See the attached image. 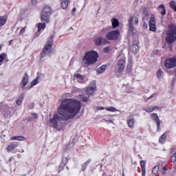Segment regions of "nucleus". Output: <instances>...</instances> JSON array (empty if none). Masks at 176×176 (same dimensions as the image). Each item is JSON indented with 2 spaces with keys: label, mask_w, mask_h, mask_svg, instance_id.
I'll return each instance as SVG.
<instances>
[{
  "label": "nucleus",
  "mask_w": 176,
  "mask_h": 176,
  "mask_svg": "<svg viewBox=\"0 0 176 176\" xmlns=\"http://www.w3.org/2000/svg\"><path fill=\"white\" fill-rule=\"evenodd\" d=\"M60 5L63 9H67L68 8V3H69V0H60Z\"/></svg>",
  "instance_id": "6ab92c4d"
},
{
  "label": "nucleus",
  "mask_w": 176,
  "mask_h": 176,
  "mask_svg": "<svg viewBox=\"0 0 176 176\" xmlns=\"http://www.w3.org/2000/svg\"><path fill=\"white\" fill-rule=\"evenodd\" d=\"M171 163H172V166L176 170V151L171 156Z\"/></svg>",
  "instance_id": "412c9836"
},
{
  "label": "nucleus",
  "mask_w": 176,
  "mask_h": 176,
  "mask_svg": "<svg viewBox=\"0 0 176 176\" xmlns=\"http://www.w3.org/2000/svg\"><path fill=\"white\" fill-rule=\"evenodd\" d=\"M32 115H33L34 118H35V119H38V114L33 113Z\"/></svg>",
  "instance_id": "8fccbe9b"
},
{
  "label": "nucleus",
  "mask_w": 176,
  "mask_h": 176,
  "mask_svg": "<svg viewBox=\"0 0 176 176\" xmlns=\"http://www.w3.org/2000/svg\"><path fill=\"white\" fill-rule=\"evenodd\" d=\"M46 28V23H39L38 24V32H41L42 30H45Z\"/></svg>",
  "instance_id": "393cba45"
},
{
  "label": "nucleus",
  "mask_w": 176,
  "mask_h": 176,
  "mask_svg": "<svg viewBox=\"0 0 176 176\" xmlns=\"http://www.w3.org/2000/svg\"><path fill=\"white\" fill-rule=\"evenodd\" d=\"M126 65V59H120L118 62V72H123V70L124 69V67Z\"/></svg>",
  "instance_id": "9b49d317"
},
{
  "label": "nucleus",
  "mask_w": 176,
  "mask_h": 176,
  "mask_svg": "<svg viewBox=\"0 0 176 176\" xmlns=\"http://www.w3.org/2000/svg\"><path fill=\"white\" fill-rule=\"evenodd\" d=\"M23 100H24V94H21L18 100H16V104L20 105L23 103Z\"/></svg>",
  "instance_id": "c756f323"
},
{
  "label": "nucleus",
  "mask_w": 176,
  "mask_h": 176,
  "mask_svg": "<svg viewBox=\"0 0 176 176\" xmlns=\"http://www.w3.org/2000/svg\"><path fill=\"white\" fill-rule=\"evenodd\" d=\"M79 100H80V101H82L83 102H87V101H89V98H87L83 95H80L79 96Z\"/></svg>",
  "instance_id": "473e14b6"
},
{
  "label": "nucleus",
  "mask_w": 176,
  "mask_h": 176,
  "mask_svg": "<svg viewBox=\"0 0 176 176\" xmlns=\"http://www.w3.org/2000/svg\"><path fill=\"white\" fill-rule=\"evenodd\" d=\"M24 32H25V27L23 28L22 29H21L20 30V34H24Z\"/></svg>",
  "instance_id": "a18cd8bd"
},
{
  "label": "nucleus",
  "mask_w": 176,
  "mask_h": 176,
  "mask_svg": "<svg viewBox=\"0 0 176 176\" xmlns=\"http://www.w3.org/2000/svg\"><path fill=\"white\" fill-rule=\"evenodd\" d=\"M122 176H124V172L122 173Z\"/></svg>",
  "instance_id": "052dcab7"
},
{
  "label": "nucleus",
  "mask_w": 176,
  "mask_h": 176,
  "mask_svg": "<svg viewBox=\"0 0 176 176\" xmlns=\"http://www.w3.org/2000/svg\"><path fill=\"white\" fill-rule=\"evenodd\" d=\"M39 79H41V76H37L36 79L33 80L32 82L30 83V87H27L26 89L28 90H30V89H32V87H34V86H36V85H38L39 83Z\"/></svg>",
  "instance_id": "dca6fc26"
},
{
  "label": "nucleus",
  "mask_w": 176,
  "mask_h": 176,
  "mask_svg": "<svg viewBox=\"0 0 176 176\" xmlns=\"http://www.w3.org/2000/svg\"><path fill=\"white\" fill-rule=\"evenodd\" d=\"M119 35H120V33L119 32V30H116L107 33L106 37L109 41H118Z\"/></svg>",
  "instance_id": "0eeeda50"
},
{
  "label": "nucleus",
  "mask_w": 176,
  "mask_h": 176,
  "mask_svg": "<svg viewBox=\"0 0 176 176\" xmlns=\"http://www.w3.org/2000/svg\"><path fill=\"white\" fill-rule=\"evenodd\" d=\"M109 123H113V122H112V120H109Z\"/></svg>",
  "instance_id": "13d9d810"
},
{
  "label": "nucleus",
  "mask_w": 176,
  "mask_h": 176,
  "mask_svg": "<svg viewBox=\"0 0 176 176\" xmlns=\"http://www.w3.org/2000/svg\"><path fill=\"white\" fill-rule=\"evenodd\" d=\"M32 5H36V0H32Z\"/></svg>",
  "instance_id": "3c124183"
},
{
  "label": "nucleus",
  "mask_w": 176,
  "mask_h": 176,
  "mask_svg": "<svg viewBox=\"0 0 176 176\" xmlns=\"http://www.w3.org/2000/svg\"><path fill=\"white\" fill-rule=\"evenodd\" d=\"M24 140H25V138L23 136H13L11 138V141H24Z\"/></svg>",
  "instance_id": "bb28decb"
},
{
  "label": "nucleus",
  "mask_w": 176,
  "mask_h": 176,
  "mask_svg": "<svg viewBox=\"0 0 176 176\" xmlns=\"http://www.w3.org/2000/svg\"><path fill=\"white\" fill-rule=\"evenodd\" d=\"M28 74L25 73L20 84L23 90H25V86H27V84L28 83Z\"/></svg>",
  "instance_id": "f8f14e48"
},
{
  "label": "nucleus",
  "mask_w": 176,
  "mask_h": 176,
  "mask_svg": "<svg viewBox=\"0 0 176 176\" xmlns=\"http://www.w3.org/2000/svg\"><path fill=\"white\" fill-rule=\"evenodd\" d=\"M17 148V144H11L7 147V152H13Z\"/></svg>",
  "instance_id": "aec40b11"
},
{
  "label": "nucleus",
  "mask_w": 176,
  "mask_h": 176,
  "mask_svg": "<svg viewBox=\"0 0 176 176\" xmlns=\"http://www.w3.org/2000/svg\"><path fill=\"white\" fill-rule=\"evenodd\" d=\"M109 30H111V28H104L102 30V32H107V31H109Z\"/></svg>",
  "instance_id": "49530a36"
},
{
  "label": "nucleus",
  "mask_w": 176,
  "mask_h": 176,
  "mask_svg": "<svg viewBox=\"0 0 176 176\" xmlns=\"http://www.w3.org/2000/svg\"><path fill=\"white\" fill-rule=\"evenodd\" d=\"M145 164H146V162L145 161H141L140 162V166L142 168V176H145L146 169L145 168Z\"/></svg>",
  "instance_id": "f3484780"
},
{
  "label": "nucleus",
  "mask_w": 176,
  "mask_h": 176,
  "mask_svg": "<svg viewBox=\"0 0 176 176\" xmlns=\"http://www.w3.org/2000/svg\"><path fill=\"white\" fill-rule=\"evenodd\" d=\"M97 61H98V53L94 50L87 52L82 57V63L85 68L94 65Z\"/></svg>",
  "instance_id": "f03ea898"
},
{
  "label": "nucleus",
  "mask_w": 176,
  "mask_h": 176,
  "mask_svg": "<svg viewBox=\"0 0 176 176\" xmlns=\"http://www.w3.org/2000/svg\"><path fill=\"white\" fill-rule=\"evenodd\" d=\"M165 67L168 69L175 68L176 67V56L166 60Z\"/></svg>",
  "instance_id": "6e6552de"
},
{
  "label": "nucleus",
  "mask_w": 176,
  "mask_h": 176,
  "mask_svg": "<svg viewBox=\"0 0 176 176\" xmlns=\"http://www.w3.org/2000/svg\"><path fill=\"white\" fill-rule=\"evenodd\" d=\"M157 9H162V10L160 11V13H161V14H162V16H165V14H166V8H164V4L160 5V6L158 7Z\"/></svg>",
  "instance_id": "c85d7f7f"
},
{
  "label": "nucleus",
  "mask_w": 176,
  "mask_h": 176,
  "mask_svg": "<svg viewBox=\"0 0 176 176\" xmlns=\"http://www.w3.org/2000/svg\"><path fill=\"white\" fill-rule=\"evenodd\" d=\"M166 136L165 135V133L162 134L160 138V140H159V142L161 143V144H164V142H166Z\"/></svg>",
  "instance_id": "2f4dec72"
},
{
  "label": "nucleus",
  "mask_w": 176,
  "mask_h": 176,
  "mask_svg": "<svg viewBox=\"0 0 176 176\" xmlns=\"http://www.w3.org/2000/svg\"><path fill=\"white\" fill-rule=\"evenodd\" d=\"M2 50V45H0V52Z\"/></svg>",
  "instance_id": "4d7b16f0"
},
{
  "label": "nucleus",
  "mask_w": 176,
  "mask_h": 176,
  "mask_svg": "<svg viewBox=\"0 0 176 176\" xmlns=\"http://www.w3.org/2000/svg\"><path fill=\"white\" fill-rule=\"evenodd\" d=\"M160 168V166H155L153 168V174H157L159 173V170Z\"/></svg>",
  "instance_id": "f704fd0d"
},
{
  "label": "nucleus",
  "mask_w": 176,
  "mask_h": 176,
  "mask_svg": "<svg viewBox=\"0 0 176 176\" xmlns=\"http://www.w3.org/2000/svg\"><path fill=\"white\" fill-rule=\"evenodd\" d=\"M148 25L150 28V31L153 32H156V19H155V15L151 14L150 17V21L148 22Z\"/></svg>",
  "instance_id": "1a4fd4ad"
},
{
  "label": "nucleus",
  "mask_w": 176,
  "mask_h": 176,
  "mask_svg": "<svg viewBox=\"0 0 176 176\" xmlns=\"http://www.w3.org/2000/svg\"><path fill=\"white\" fill-rule=\"evenodd\" d=\"M107 42H108V41L105 38H102V37H98L95 40V44L96 46H101L102 43H107Z\"/></svg>",
  "instance_id": "4468645a"
},
{
  "label": "nucleus",
  "mask_w": 176,
  "mask_h": 176,
  "mask_svg": "<svg viewBox=\"0 0 176 176\" xmlns=\"http://www.w3.org/2000/svg\"><path fill=\"white\" fill-rule=\"evenodd\" d=\"M153 109H154V111H155V109H160V107L155 106V107H153Z\"/></svg>",
  "instance_id": "603ef678"
},
{
  "label": "nucleus",
  "mask_w": 176,
  "mask_h": 176,
  "mask_svg": "<svg viewBox=\"0 0 176 176\" xmlns=\"http://www.w3.org/2000/svg\"><path fill=\"white\" fill-rule=\"evenodd\" d=\"M157 76L159 79L163 76V72L162 71V69H159L157 72Z\"/></svg>",
  "instance_id": "e433bc0d"
},
{
  "label": "nucleus",
  "mask_w": 176,
  "mask_h": 176,
  "mask_svg": "<svg viewBox=\"0 0 176 176\" xmlns=\"http://www.w3.org/2000/svg\"><path fill=\"white\" fill-rule=\"evenodd\" d=\"M148 21H142L143 23V25H142V28H144V30H146V28H148V23H146Z\"/></svg>",
  "instance_id": "ea45409f"
},
{
  "label": "nucleus",
  "mask_w": 176,
  "mask_h": 176,
  "mask_svg": "<svg viewBox=\"0 0 176 176\" xmlns=\"http://www.w3.org/2000/svg\"><path fill=\"white\" fill-rule=\"evenodd\" d=\"M5 107H6V105H5L4 104H3V102H1L0 103V109H5Z\"/></svg>",
  "instance_id": "79ce46f5"
},
{
  "label": "nucleus",
  "mask_w": 176,
  "mask_h": 176,
  "mask_svg": "<svg viewBox=\"0 0 176 176\" xmlns=\"http://www.w3.org/2000/svg\"><path fill=\"white\" fill-rule=\"evenodd\" d=\"M96 109L98 111H101V110L103 111V109H106V108H104V107H97Z\"/></svg>",
  "instance_id": "c03bdc74"
},
{
  "label": "nucleus",
  "mask_w": 176,
  "mask_h": 176,
  "mask_svg": "<svg viewBox=\"0 0 176 176\" xmlns=\"http://www.w3.org/2000/svg\"><path fill=\"white\" fill-rule=\"evenodd\" d=\"M67 163H68V158L67 157L63 158L61 162L62 166H65Z\"/></svg>",
  "instance_id": "58836bf2"
},
{
  "label": "nucleus",
  "mask_w": 176,
  "mask_h": 176,
  "mask_svg": "<svg viewBox=\"0 0 176 176\" xmlns=\"http://www.w3.org/2000/svg\"><path fill=\"white\" fill-rule=\"evenodd\" d=\"M91 163V160H88L85 163L82 164V171H86V168H87V166Z\"/></svg>",
  "instance_id": "b1692460"
},
{
  "label": "nucleus",
  "mask_w": 176,
  "mask_h": 176,
  "mask_svg": "<svg viewBox=\"0 0 176 176\" xmlns=\"http://www.w3.org/2000/svg\"><path fill=\"white\" fill-rule=\"evenodd\" d=\"M133 23L135 25H138V23H139L138 16L133 15L131 16L128 20V28L129 31H131V32H133L134 30H135Z\"/></svg>",
  "instance_id": "423d86ee"
},
{
  "label": "nucleus",
  "mask_w": 176,
  "mask_h": 176,
  "mask_svg": "<svg viewBox=\"0 0 176 176\" xmlns=\"http://www.w3.org/2000/svg\"><path fill=\"white\" fill-rule=\"evenodd\" d=\"M156 96L155 94H153L150 97L147 98V100H151V98H153Z\"/></svg>",
  "instance_id": "de8ad7c7"
},
{
  "label": "nucleus",
  "mask_w": 176,
  "mask_h": 176,
  "mask_svg": "<svg viewBox=\"0 0 176 176\" xmlns=\"http://www.w3.org/2000/svg\"><path fill=\"white\" fill-rule=\"evenodd\" d=\"M132 51L133 53H138V45L135 44L133 45Z\"/></svg>",
  "instance_id": "c9c22d12"
},
{
  "label": "nucleus",
  "mask_w": 176,
  "mask_h": 176,
  "mask_svg": "<svg viewBox=\"0 0 176 176\" xmlns=\"http://www.w3.org/2000/svg\"><path fill=\"white\" fill-rule=\"evenodd\" d=\"M109 176H112L111 175H110Z\"/></svg>",
  "instance_id": "680f3d73"
},
{
  "label": "nucleus",
  "mask_w": 176,
  "mask_h": 176,
  "mask_svg": "<svg viewBox=\"0 0 176 176\" xmlns=\"http://www.w3.org/2000/svg\"><path fill=\"white\" fill-rule=\"evenodd\" d=\"M112 27L113 28H116L119 27V21L117 19L113 18L111 19Z\"/></svg>",
  "instance_id": "4be33fe9"
},
{
  "label": "nucleus",
  "mask_w": 176,
  "mask_h": 176,
  "mask_svg": "<svg viewBox=\"0 0 176 176\" xmlns=\"http://www.w3.org/2000/svg\"><path fill=\"white\" fill-rule=\"evenodd\" d=\"M103 50H104V53H109V52H110V50H109V47H107L104 48Z\"/></svg>",
  "instance_id": "37998d69"
},
{
  "label": "nucleus",
  "mask_w": 176,
  "mask_h": 176,
  "mask_svg": "<svg viewBox=\"0 0 176 176\" xmlns=\"http://www.w3.org/2000/svg\"><path fill=\"white\" fill-rule=\"evenodd\" d=\"M96 81H92L89 86L87 87V94H89V96H93L94 93H96Z\"/></svg>",
  "instance_id": "9d476101"
},
{
  "label": "nucleus",
  "mask_w": 176,
  "mask_h": 176,
  "mask_svg": "<svg viewBox=\"0 0 176 176\" xmlns=\"http://www.w3.org/2000/svg\"><path fill=\"white\" fill-rule=\"evenodd\" d=\"M174 83H175V81L173 80V81H172V85H174Z\"/></svg>",
  "instance_id": "bf43d9fd"
},
{
  "label": "nucleus",
  "mask_w": 176,
  "mask_h": 176,
  "mask_svg": "<svg viewBox=\"0 0 176 176\" xmlns=\"http://www.w3.org/2000/svg\"><path fill=\"white\" fill-rule=\"evenodd\" d=\"M5 57H6V54H0V63H2V61H3V60H5Z\"/></svg>",
  "instance_id": "a19ab883"
},
{
  "label": "nucleus",
  "mask_w": 176,
  "mask_h": 176,
  "mask_svg": "<svg viewBox=\"0 0 176 176\" xmlns=\"http://www.w3.org/2000/svg\"><path fill=\"white\" fill-rule=\"evenodd\" d=\"M143 14L142 21H148L149 20V12L144 11Z\"/></svg>",
  "instance_id": "cd10ccee"
},
{
  "label": "nucleus",
  "mask_w": 176,
  "mask_h": 176,
  "mask_svg": "<svg viewBox=\"0 0 176 176\" xmlns=\"http://www.w3.org/2000/svg\"><path fill=\"white\" fill-rule=\"evenodd\" d=\"M12 42H13V40L10 41L9 45H12Z\"/></svg>",
  "instance_id": "6e6d98bb"
},
{
  "label": "nucleus",
  "mask_w": 176,
  "mask_h": 176,
  "mask_svg": "<svg viewBox=\"0 0 176 176\" xmlns=\"http://www.w3.org/2000/svg\"><path fill=\"white\" fill-rule=\"evenodd\" d=\"M80 108H82L80 102L74 99H63L58 109V113L60 116L54 114L53 118L50 120V125L56 130H61L63 120H69L75 118L79 113Z\"/></svg>",
  "instance_id": "f257e3e1"
},
{
  "label": "nucleus",
  "mask_w": 176,
  "mask_h": 176,
  "mask_svg": "<svg viewBox=\"0 0 176 176\" xmlns=\"http://www.w3.org/2000/svg\"><path fill=\"white\" fill-rule=\"evenodd\" d=\"M144 110L146 112L151 113V112H153L154 109H153V107L152 106H148V107L144 108Z\"/></svg>",
  "instance_id": "72a5a7b5"
},
{
  "label": "nucleus",
  "mask_w": 176,
  "mask_h": 176,
  "mask_svg": "<svg viewBox=\"0 0 176 176\" xmlns=\"http://www.w3.org/2000/svg\"><path fill=\"white\" fill-rule=\"evenodd\" d=\"M106 109H107L109 112H116V111H118V109H116V108H115V107H107Z\"/></svg>",
  "instance_id": "4c0bfd02"
},
{
  "label": "nucleus",
  "mask_w": 176,
  "mask_h": 176,
  "mask_svg": "<svg viewBox=\"0 0 176 176\" xmlns=\"http://www.w3.org/2000/svg\"><path fill=\"white\" fill-rule=\"evenodd\" d=\"M151 118L157 123V131H160V119H159V116L156 113H152Z\"/></svg>",
  "instance_id": "ddd939ff"
},
{
  "label": "nucleus",
  "mask_w": 176,
  "mask_h": 176,
  "mask_svg": "<svg viewBox=\"0 0 176 176\" xmlns=\"http://www.w3.org/2000/svg\"><path fill=\"white\" fill-rule=\"evenodd\" d=\"M170 7L176 12V2L175 1L173 0L169 2Z\"/></svg>",
  "instance_id": "7c9ffc66"
},
{
  "label": "nucleus",
  "mask_w": 176,
  "mask_h": 176,
  "mask_svg": "<svg viewBox=\"0 0 176 176\" xmlns=\"http://www.w3.org/2000/svg\"><path fill=\"white\" fill-rule=\"evenodd\" d=\"M105 69H107V65H103L97 69L96 71L98 74H103V72H105Z\"/></svg>",
  "instance_id": "5701e85b"
},
{
  "label": "nucleus",
  "mask_w": 176,
  "mask_h": 176,
  "mask_svg": "<svg viewBox=\"0 0 176 176\" xmlns=\"http://www.w3.org/2000/svg\"><path fill=\"white\" fill-rule=\"evenodd\" d=\"M175 151H176L175 148H172L170 149V153H174V152H175Z\"/></svg>",
  "instance_id": "09e8293b"
},
{
  "label": "nucleus",
  "mask_w": 176,
  "mask_h": 176,
  "mask_svg": "<svg viewBox=\"0 0 176 176\" xmlns=\"http://www.w3.org/2000/svg\"><path fill=\"white\" fill-rule=\"evenodd\" d=\"M74 78H77V79H80V83L85 82V76H83V75L75 74Z\"/></svg>",
  "instance_id": "a878e982"
},
{
  "label": "nucleus",
  "mask_w": 176,
  "mask_h": 176,
  "mask_svg": "<svg viewBox=\"0 0 176 176\" xmlns=\"http://www.w3.org/2000/svg\"><path fill=\"white\" fill-rule=\"evenodd\" d=\"M162 170H163L164 171H167V167L163 166Z\"/></svg>",
  "instance_id": "864d4df0"
},
{
  "label": "nucleus",
  "mask_w": 176,
  "mask_h": 176,
  "mask_svg": "<svg viewBox=\"0 0 176 176\" xmlns=\"http://www.w3.org/2000/svg\"><path fill=\"white\" fill-rule=\"evenodd\" d=\"M50 14H52V8L49 6L45 7L41 14V21H43V23H50Z\"/></svg>",
  "instance_id": "39448f33"
},
{
  "label": "nucleus",
  "mask_w": 176,
  "mask_h": 176,
  "mask_svg": "<svg viewBox=\"0 0 176 176\" xmlns=\"http://www.w3.org/2000/svg\"><path fill=\"white\" fill-rule=\"evenodd\" d=\"M54 38V34H52L47 40L43 50L41 53V57H44V54L48 55L52 53V47L53 46V38Z\"/></svg>",
  "instance_id": "20e7f679"
},
{
  "label": "nucleus",
  "mask_w": 176,
  "mask_h": 176,
  "mask_svg": "<svg viewBox=\"0 0 176 176\" xmlns=\"http://www.w3.org/2000/svg\"><path fill=\"white\" fill-rule=\"evenodd\" d=\"M134 123H135L134 118L131 116H129V118L127 119V124L129 127H130V129H133Z\"/></svg>",
  "instance_id": "2eb2a0df"
},
{
  "label": "nucleus",
  "mask_w": 176,
  "mask_h": 176,
  "mask_svg": "<svg viewBox=\"0 0 176 176\" xmlns=\"http://www.w3.org/2000/svg\"><path fill=\"white\" fill-rule=\"evenodd\" d=\"M6 21H8V16H0V27H3L6 24Z\"/></svg>",
  "instance_id": "a211bd4d"
},
{
  "label": "nucleus",
  "mask_w": 176,
  "mask_h": 176,
  "mask_svg": "<svg viewBox=\"0 0 176 176\" xmlns=\"http://www.w3.org/2000/svg\"><path fill=\"white\" fill-rule=\"evenodd\" d=\"M72 13H75V12H76V8H74L73 9H72Z\"/></svg>",
  "instance_id": "5fc2aeb1"
},
{
  "label": "nucleus",
  "mask_w": 176,
  "mask_h": 176,
  "mask_svg": "<svg viewBox=\"0 0 176 176\" xmlns=\"http://www.w3.org/2000/svg\"><path fill=\"white\" fill-rule=\"evenodd\" d=\"M169 30L166 32V42L168 45L174 43L176 41V26L170 25L168 26Z\"/></svg>",
  "instance_id": "7ed1b4c3"
}]
</instances>
